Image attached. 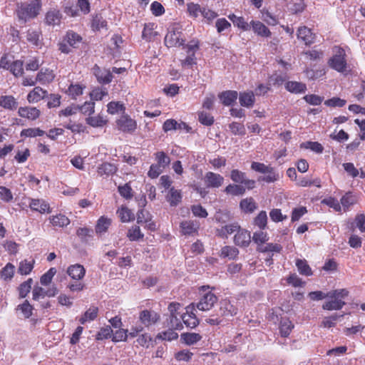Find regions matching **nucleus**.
<instances>
[{
    "instance_id": "1",
    "label": "nucleus",
    "mask_w": 365,
    "mask_h": 365,
    "mask_svg": "<svg viewBox=\"0 0 365 365\" xmlns=\"http://www.w3.org/2000/svg\"><path fill=\"white\" fill-rule=\"evenodd\" d=\"M42 8L41 0H31L30 2H20L16 4L15 14L23 23L36 18Z\"/></svg>"
},
{
    "instance_id": "37",
    "label": "nucleus",
    "mask_w": 365,
    "mask_h": 365,
    "mask_svg": "<svg viewBox=\"0 0 365 365\" xmlns=\"http://www.w3.org/2000/svg\"><path fill=\"white\" fill-rule=\"evenodd\" d=\"M198 225L191 220L183 221L180 223L181 232L183 235H192L197 232Z\"/></svg>"
},
{
    "instance_id": "45",
    "label": "nucleus",
    "mask_w": 365,
    "mask_h": 365,
    "mask_svg": "<svg viewBox=\"0 0 365 365\" xmlns=\"http://www.w3.org/2000/svg\"><path fill=\"white\" fill-rule=\"evenodd\" d=\"M34 259H24L21 261L18 268L19 273L22 275H26L30 274L32 269H34Z\"/></svg>"
},
{
    "instance_id": "43",
    "label": "nucleus",
    "mask_w": 365,
    "mask_h": 365,
    "mask_svg": "<svg viewBox=\"0 0 365 365\" xmlns=\"http://www.w3.org/2000/svg\"><path fill=\"white\" fill-rule=\"evenodd\" d=\"M202 7L199 4L189 2L187 4V12L190 17L197 19L202 14Z\"/></svg>"
},
{
    "instance_id": "53",
    "label": "nucleus",
    "mask_w": 365,
    "mask_h": 365,
    "mask_svg": "<svg viewBox=\"0 0 365 365\" xmlns=\"http://www.w3.org/2000/svg\"><path fill=\"white\" fill-rule=\"evenodd\" d=\"M127 237L130 241H138L143 238L144 235L141 232L140 227L135 225L128 230Z\"/></svg>"
},
{
    "instance_id": "60",
    "label": "nucleus",
    "mask_w": 365,
    "mask_h": 365,
    "mask_svg": "<svg viewBox=\"0 0 365 365\" xmlns=\"http://www.w3.org/2000/svg\"><path fill=\"white\" fill-rule=\"evenodd\" d=\"M118 190L121 197L126 200H130L133 197V190L129 183H125L123 185H119Z\"/></svg>"
},
{
    "instance_id": "46",
    "label": "nucleus",
    "mask_w": 365,
    "mask_h": 365,
    "mask_svg": "<svg viewBox=\"0 0 365 365\" xmlns=\"http://www.w3.org/2000/svg\"><path fill=\"white\" fill-rule=\"evenodd\" d=\"M294 324L289 319H282L280 322L279 332L282 337H287L292 332Z\"/></svg>"
},
{
    "instance_id": "38",
    "label": "nucleus",
    "mask_w": 365,
    "mask_h": 365,
    "mask_svg": "<svg viewBox=\"0 0 365 365\" xmlns=\"http://www.w3.org/2000/svg\"><path fill=\"white\" fill-rule=\"evenodd\" d=\"M246 187L239 184H229L224 190L227 195L232 196L242 195L245 193Z\"/></svg>"
},
{
    "instance_id": "42",
    "label": "nucleus",
    "mask_w": 365,
    "mask_h": 365,
    "mask_svg": "<svg viewBox=\"0 0 365 365\" xmlns=\"http://www.w3.org/2000/svg\"><path fill=\"white\" fill-rule=\"evenodd\" d=\"M296 266L300 274L307 277L312 275V270L306 259H297Z\"/></svg>"
},
{
    "instance_id": "22",
    "label": "nucleus",
    "mask_w": 365,
    "mask_h": 365,
    "mask_svg": "<svg viewBox=\"0 0 365 365\" xmlns=\"http://www.w3.org/2000/svg\"><path fill=\"white\" fill-rule=\"evenodd\" d=\"M359 202V196L352 192H346L341 198L340 203L344 211L349 210V207Z\"/></svg>"
},
{
    "instance_id": "55",
    "label": "nucleus",
    "mask_w": 365,
    "mask_h": 365,
    "mask_svg": "<svg viewBox=\"0 0 365 365\" xmlns=\"http://www.w3.org/2000/svg\"><path fill=\"white\" fill-rule=\"evenodd\" d=\"M44 133L45 132L38 128H30L23 129L21 131L20 135L21 137L34 138L37 136H42Z\"/></svg>"
},
{
    "instance_id": "25",
    "label": "nucleus",
    "mask_w": 365,
    "mask_h": 365,
    "mask_svg": "<svg viewBox=\"0 0 365 365\" xmlns=\"http://www.w3.org/2000/svg\"><path fill=\"white\" fill-rule=\"evenodd\" d=\"M29 207L32 210L40 213L51 212L49 204L42 199H31Z\"/></svg>"
},
{
    "instance_id": "7",
    "label": "nucleus",
    "mask_w": 365,
    "mask_h": 365,
    "mask_svg": "<svg viewBox=\"0 0 365 365\" xmlns=\"http://www.w3.org/2000/svg\"><path fill=\"white\" fill-rule=\"evenodd\" d=\"M217 302V297L212 292L205 293L197 304L196 307L201 311H208Z\"/></svg>"
},
{
    "instance_id": "39",
    "label": "nucleus",
    "mask_w": 365,
    "mask_h": 365,
    "mask_svg": "<svg viewBox=\"0 0 365 365\" xmlns=\"http://www.w3.org/2000/svg\"><path fill=\"white\" fill-rule=\"evenodd\" d=\"M86 88V86L79 84V83H71L67 91H66V93L71 97L72 99H76L77 97L81 96L83 93V90Z\"/></svg>"
},
{
    "instance_id": "50",
    "label": "nucleus",
    "mask_w": 365,
    "mask_h": 365,
    "mask_svg": "<svg viewBox=\"0 0 365 365\" xmlns=\"http://www.w3.org/2000/svg\"><path fill=\"white\" fill-rule=\"evenodd\" d=\"M9 70L16 77L22 76L24 73V62L20 60L13 61Z\"/></svg>"
},
{
    "instance_id": "54",
    "label": "nucleus",
    "mask_w": 365,
    "mask_h": 365,
    "mask_svg": "<svg viewBox=\"0 0 365 365\" xmlns=\"http://www.w3.org/2000/svg\"><path fill=\"white\" fill-rule=\"evenodd\" d=\"M32 284L33 279L29 278L19 285L18 290L20 298H24L27 296L31 291Z\"/></svg>"
},
{
    "instance_id": "41",
    "label": "nucleus",
    "mask_w": 365,
    "mask_h": 365,
    "mask_svg": "<svg viewBox=\"0 0 365 365\" xmlns=\"http://www.w3.org/2000/svg\"><path fill=\"white\" fill-rule=\"evenodd\" d=\"M202 336L200 334L194 332H187L181 334V339L187 345H193L197 344L202 339Z\"/></svg>"
},
{
    "instance_id": "44",
    "label": "nucleus",
    "mask_w": 365,
    "mask_h": 365,
    "mask_svg": "<svg viewBox=\"0 0 365 365\" xmlns=\"http://www.w3.org/2000/svg\"><path fill=\"white\" fill-rule=\"evenodd\" d=\"M282 250V247L279 244L267 243L257 246V250L260 252H277L279 253Z\"/></svg>"
},
{
    "instance_id": "48",
    "label": "nucleus",
    "mask_w": 365,
    "mask_h": 365,
    "mask_svg": "<svg viewBox=\"0 0 365 365\" xmlns=\"http://www.w3.org/2000/svg\"><path fill=\"white\" fill-rule=\"evenodd\" d=\"M15 267L11 263L9 262L0 271V277L4 281L11 280L14 274Z\"/></svg>"
},
{
    "instance_id": "52",
    "label": "nucleus",
    "mask_w": 365,
    "mask_h": 365,
    "mask_svg": "<svg viewBox=\"0 0 365 365\" xmlns=\"http://www.w3.org/2000/svg\"><path fill=\"white\" fill-rule=\"evenodd\" d=\"M64 40L70 46L76 48L81 41L82 38L80 35L73 31H68Z\"/></svg>"
},
{
    "instance_id": "62",
    "label": "nucleus",
    "mask_w": 365,
    "mask_h": 365,
    "mask_svg": "<svg viewBox=\"0 0 365 365\" xmlns=\"http://www.w3.org/2000/svg\"><path fill=\"white\" fill-rule=\"evenodd\" d=\"M254 223L260 229H264L267 223V215L265 211H261L254 220Z\"/></svg>"
},
{
    "instance_id": "49",
    "label": "nucleus",
    "mask_w": 365,
    "mask_h": 365,
    "mask_svg": "<svg viewBox=\"0 0 365 365\" xmlns=\"http://www.w3.org/2000/svg\"><path fill=\"white\" fill-rule=\"evenodd\" d=\"M239 255V250L232 246H225L221 249L220 257L235 259Z\"/></svg>"
},
{
    "instance_id": "11",
    "label": "nucleus",
    "mask_w": 365,
    "mask_h": 365,
    "mask_svg": "<svg viewBox=\"0 0 365 365\" xmlns=\"http://www.w3.org/2000/svg\"><path fill=\"white\" fill-rule=\"evenodd\" d=\"M237 307L227 299H222L220 302V312L222 317H230L237 314Z\"/></svg>"
},
{
    "instance_id": "21",
    "label": "nucleus",
    "mask_w": 365,
    "mask_h": 365,
    "mask_svg": "<svg viewBox=\"0 0 365 365\" xmlns=\"http://www.w3.org/2000/svg\"><path fill=\"white\" fill-rule=\"evenodd\" d=\"M37 80L42 85L49 84L53 81L56 75L52 69L41 68L37 73Z\"/></svg>"
},
{
    "instance_id": "13",
    "label": "nucleus",
    "mask_w": 365,
    "mask_h": 365,
    "mask_svg": "<svg viewBox=\"0 0 365 365\" xmlns=\"http://www.w3.org/2000/svg\"><path fill=\"white\" fill-rule=\"evenodd\" d=\"M139 319L143 324L149 327L160 319V315L154 311L145 309L140 313Z\"/></svg>"
},
{
    "instance_id": "26",
    "label": "nucleus",
    "mask_w": 365,
    "mask_h": 365,
    "mask_svg": "<svg viewBox=\"0 0 365 365\" xmlns=\"http://www.w3.org/2000/svg\"><path fill=\"white\" fill-rule=\"evenodd\" d=\"M240 228V226L237 222L228 224L217 229L216 235L221 238H227L229 235L237 233Z\"/></svg>"
},
{
    "instance_id": "12",
    "label": "nucleus",
    "mask_w": 365,
    "mask_h": 365,
    "mask_svg": "<svg viewBox=\"0 0 365 365\" xmlns=\"http://www.w3.org/2000/svg\"><path fill=\"white\" fill-rule=\"evenodd\" d=\"M251 29L255 34L260 37L268 38L272 35L269 29L262 21L258 20H252L250 21V29Z\"/></svg>"
},
{
    "instance_id": "29",
    "label": "nucleus",
    "mask_w": 365,
    "mask_h": 365,
    "mask_svg": "<svg viewBox=\"0 0 365 365\" xmlns=\"http://www.w3.org/2000/svg\"><path fill=\"white\" fill-rule=\"evenodd\" d=\"M239 96V101L242 106L251 108L255 102V94L252 91L240 92Z\"/></svg>"
},
{
    "instance_id": "16",
    "label": "nucleus",
    "mask_w": 365,
    "mask_h": 365,
    "mask_svg": "<svg viewBox=\"0 0 365 365\" xmlns=\"http://www.w3.org/2000/svg\"><path fill=\"white\" fill-rule=\"evenodd\" d=\"M251 242L250 232L241 227L234 236V242L240 247H247Z\"/></svg>"
},
{
    "instance_id": "14",
    "label": "nucleus",
    "mask_w": 365,
    "mask_h": 365,
    "mask_svg": "<svg viewBox=\"0 0 365 365\" xmlns=\"http://www.w3.org/2000/svg\"><path fill=\"white\" fill-rule=\"evenodd\" d=\"M119 130L123 132L130 133L136 129V122L128 115L121 116L116 122Z\"/></svg>"
},
{
    "instance_id": "63",
    "label": "nucleus",
    "mask_w": 365,
    "mask_h": 365,
    "mask_svg": "<svg viewBox=\"0 0 365 365\" xmlns=\"http://www.w3.org/2000/svg\"><path fill=\"white\" fill-rule=\"evenodd\" d=\"M40 33L37 31L28 30L26 34V40L34 46H38L40 44Z\"/></svg>"
},
{
    "instance_id": "9",
    "label": "nucleus",
    "mask_w": 365,
    "mask_h": 365,
    "mask_svg": "<svg viewBox=\"0 0 365 365\" xmlns=\"http://www.w3.org/2000/svg\"><path fill=\"white\" fill-rule=\"evenodd\" d=\"M92 71L97 81L101 84L110 83L113 80V75L109 69L101 68L96 64L93 67Z\"/></svg>"
},
{
    "instance_id": "61",
    "label": "nucleus",
    "mask_w": 365,
    "mask_h": 365,
    "mask_svg": "<svg viewBox=\"0 0 365 365\" xmlns=\"http://www.w3.org/2000/svg\"><path fill=\"white\" fill-rule=\"evenodd\" d=\"M16 309L21 312L24 318L29 319L32 315L34 308L29 302L26 300L23 304L18 305Z\"/></svg>"
},
{
    "instance_id": "34",
    "label": "nucleus",
    "mask_w": 365,
    "mask_h": 365,
    "mask_svg": "<svg viewBox=\"0 0 365 365\" xmlns=\"http://www.w3.org/2000/svg\"><path fill=\"white\" fill-rule=\"evenodd\" d=\"M111 225V220L107 217L101 216L97 221L95 230L97 235L106 232Z\"/></svg>"
},
{
    "instance_id": "4",
    "label": "nucleus",
    "mask_w": 365,
    "mask_h": 365,
    "mask_svg": "<svg viewBox=\"0 0 365 365\" xmlns=\"http://www.w3.org/2000/svg\"><path fill=\"white\" fill-rule=\"evenodd\" d=\"M334 52V55L329 60V66L335 71L343 73L347 68L345 51L341 47H336Z\"/></svg>"
},
{
    "instance_id": "30",
    "label": "nucleus",
    "mask_w": 365,
    "mask_h": 365,
    "mask_svg": "<svg viewBox=\"0 0 365 365\" xmlns=\"http://www.w3.org/2000/svg\"><path fill=\"white\" fill-rule=\"evenodd\" d=\"M285 88L290 93L299 94L304 93L307 91L305 83L298 81H287L285 83Z\"/></svg>"
},
{
    "instance_id": "20",
    "label": "nucleus",
    "mask_w": 365,
    "mask_h": 365,
    "mask_svg": "<svg viewBox=\"0 0 365 365\" xmlns=\"http://www.w3.org/2000/svg\"><path fill=\"white\" fill-rule=\"evenodd\" d=\"M62 14L57 9H51L48 10L45 15V24L48 26H56L61 23Z\"/></svg>"
},
{
    "instance_id": "32",
    "label": "nucleus",
    "mask_w": 365,
    "mask_h": 365,
    "mask_svg": "<svg viewBox=\"0 0 365 365\" xmlns=\"http://www.w3.org/2000/svg\"><path fill=\"white\" fill-rule=\"evenodd\" d=\"M240 207L245 213H252L257 208V205L252 197L242 199L240 202Z\"/></svg>"
},
{
    "instance_id": "28",
    "label": "nucleus",
    "mask_w": 365,
    "mask_h": 365,
    "mask_svg": "<svg viewBox=\"0 0 365 365\" xmlns=\"http://www.w3.org/2000/svg\"><path fill=\"white\" fill-rule=\"evenodd\" d=\"M227 17L234 26L241 31H248L250 30V22L248 23L243 16H237L235 14H230Z\"/></svg>"
},
{
    "instance_id": "35",
    "label": "nucleus",
    "mask_w": 365,
    "mask_h": 365,
    "mask_svg": "<svg viewBox=\"0 0 365 365\" xmlns=\"http://www.w3.org/2000/svg\"><path fill=\"white\" fill-rule=\"evenodd\" d=\"M51 224L53 227H64L70 224V220L63 214H57L49 217Z\"/></svg>"
},
{
    "instance_id": "17",
    "label": "nucleus",
    "mask_w": 365,
    "mask_h": 365,
    "mask_svg": "<svg viewBox=\"0 0 365 365\" xmlns=\"http://www.w3.org/2000/svg\"><path fill=\"white\" fill-rule=\"evenodd\" d=\"M47 95L46 90L40 86H36L28 93L26 99L29 103H35L45 98Z\"/></svg>"
},
{
    "instance_id": "15",
    "label": "nucleus",
    "mask_w": 365,
    "mask_h": 365,
    "mask_svg": "<svg viewBox=\"0 0 365 365\" xmlns=\"http://www.w3.org/2000/svg\"><path fill=\"white\" fill-rule=\"evenodd\" d=\"M18 114L21 118L35 120L39 118L41 111L36 107L24 106L19 108Z\"/></svg>"
},
{
    "instance_id": "58",
    "label": "nucleus",
    "mask_w": 365,
    "mask_h": 365,
    "mask_svg": "<svg viewBox=\"0 0 365 365\" xmlns=\"http://www.w3.org/2000/svg\"><path fill=\"white\" fill-rule=\"evenodd\" d=\"M175 330V329L170 327L169 329L159 333L157 338L166 341L177 339L178 338V334Z\"/></svg>"
},
{
    "instance_id": "33",
    "label": "nucleus",
    "mask_w": 365,
    "mask_h": 365,
    "mask_svg": "<svg viewBox=\"0 0 365 365\" xmlns=\"http://www.w3.org/2000/svg\"><path fill=\"white\" fill-rule=\"evenodd\" d=\"M98 308L97 307L91 306L86 310L83 314L79 318L78 322L81 324H86L87 322L93 321L98 317Z\"/></svg>"
},
{
    "instance_id": "27",
    "label": "nucleus",
    "mask_w": 365,
    "mask_h": 365,
    "mask_svg": "<svg viewBox=\"0 0 365 365\" xmlns=\"http://www.w3.org/2000/svg\"><path fill=\"white\" fill-rule=\"evenodd\" d=\"M238 93L236 91H225L219 93L218 98L221 103L225 106H229L232 105L237 99Z\"/></svg>"
},
{
    "instance_id": "18",
    "label": "nucleus",
    "mask_w": 365,
    "mask_h": 365,
    "mask_svg": "<svg viewBox=\"0 0 365 365\" xmlns=\"http://www.w3.org/2000/svg\"><path fill=\"white\" fill-rule=\"evenodd\" d=\"M156 29L157 24L155 23L149 22L145 24L142 31V38L147 42L153 41L158 35V33L155 31Z\"/></svg>"
},
{
    "instance_id": "3",
    "label": "nucleus",
    "mask_w": 365,
    "mask_h": 365,
    "mask_svg": "<svg viewBox=\"0 0 365 365\" xmlns=\"http://www.w3.org/2000/svg\"><path fill=\"white\" fill-rule=\"evenodd\" d=\"M185 38L181 28L178 25L171 26L165 35L164 43L168 48L184 46Z\"/></svg>"
},
{
    "instance_id": "57",
    "label": "nucleus",
    "mask_w": 365,
    "mask_h": 365,
    "mask_svg": "<svg viewBox=\"0 0 365 365\" xmlns=\"http://www.w3.org/2000/svg\"><path fill=\"white\" fill-rule=\"evenodd\" d=\"M157 165H159L163 169L168 166L170 163L169 156L163 151H159L155 153Z\"/></svg>"
},
{
    "instance_id": "6",
    "label": "nucleus",
    "mask_w": 365,
    "mask_h": 365,
    "mask_svg": "<svg viewBox=\"0 0 365 365\" xmlns=\"http://www.w3.org/2000/svg\"><path fill=\"white\" fill-rule=\"evenodd\" d=\"M231 180L239 185H242L248 190H252L255 187L256 182L254 180L246 179V174L237 169H234L230 173Z\"/></svg>"
},
{
    "instance_id": "56",
    "label": "nucleus",
    "mask_w": 365,
    "mask_h": 365,
    "mask_svg": "<svg viewBox=\"0 0 365 365\" xmlns=\"http://www.w3.org/2000/svg\"><path fill=\"white\" fill-rule=\"evenodd\" d=\"M107 27V21L101 15H96L93 16L91 22V28L93 31H100L101 29Z\"/></svg>"
},
{
    "instance_id": "64",
    "label": "nucleus",
    "mask_w": 365,
    "mask_h": 365,
    "mask_svg": "<svg viewBox=\"0 0 365 365\" xmlns=\"http://www.w3.org/2000/svg\"><path fill=\"white\" fill-rule=\"evenodd\" d=\"M56 273V269L55 267L50 268L45 274H43L40 279V282L42 285H48L49 284L53 277Z\"/></svg>"
},
{
    "instance_id": "5",
    "label": "nucleus",
    "mask_w": 365,
    "mask_h": 365,
    "mask_svg": "<svg viewBox=\"0 0 365 365\" xmlns=\"http://www.w3.org/2000/svg\"><path fill=\"white\" fill-rule=\"evenodd\" d=\"M182 321L187 328H195L199 324V319L196 317L195 307L190 304L185 308V312L180 316Z\"/></svg>"
},
{
    "instance_id": "19",
    "label": "nucleus",
    "mask_w": 365,
    "mask_h": 365,
    "mask_svg": "<svg viewBox=\"0 0 365 365\" xmlns=\"http://www.w3.org/2000/svg\"><path fill=\"white\" fill-rule=\"evenodd\" d=\"M57 292L58 289L55 286H53L47 290L40 287H35L32 292L33 299L38 300L40 298H44L45 297H54Z\"/></svg>"
},
{
    "instance_id": "40",
    "label": "nucleus",
    "mask_w": 365,
    "mask_h": 365,
    "mask_svg": "<svg viewBox=\"0 0 365 365\" xmlns=\"http://www.w3.org/2000/svg\"><path fill=\"white\" fill-rule=\"evenodd\" d=\"M117 214L122 222H128L135 219L133 213L126 206L122 205L117 210Z\"/></svg>"
},
{
    "instance_id": "51",
    "label": "nucleus",
    "mask_w": 365,
    "mask_h": 365,
    "mask_svg": "<svg viewBox=\"0 0 365 365\" xmlns=\"http://www.w3.org/2000/svg\"><path fill=\"white\" fill-rule=\"evenodd\" d=\"M297 185L299 187H310L314 185L317 187H321V180L319 178H317L314 180H309L305 177L300 178L297 182Z\"/></svg>"
},
{
    "instance_id": "23",
    "label": "nucleus",
    "mask_w": 365,
    "mask_h": 365,
    "mask_svg": "<svg viewBox=\"0 0 365 365\" xmlns=\"http://www.w3.org/2000/svg\"><path fill=\"white\" fill-rule=\"evenodd\" d=\"M66 272L71 279L81 280L86 274V269L83 265L75 264L69 266Z\"/></svg>"
},
{
    "instance_id": "8",
    "label": "nucleus",
    "mask_w": 365,
    "mask_h": 365,
    "mask_svg": "<svg viewBox=\"0 0 365 365\" xmlns=\"http://www.w3.org/2000/svg\"><path fill=\"white\" fill-rule=\"evenodd\" d=\"M297 36L307 46H310L314 43L316 34L312 32V29L306 26H299L297 31Z\"/></svg>"
},
{
    "instance_id": "36",
    "label": "nucleus",
    "mask_w": 365,
    "mask_h": 365,
    "mask_svg": "<svg viewBox=\"0 0 365 365\" xmlns=\"http://www.w3.org/2000/svg\"><path fill=\"white\" fill-rule=\"evenodd\" d=\"M86 122L88 125L93 128L103 127L108 123V120L101 114H98L96 116H88L86 118Z\"/></svg>"
},
{
    "instance_id": "59",
    "label": "nucleus",
    "mask_w": 365,
    "mask_h": 365,
    "mask_svg": "<svg viewBox=\"0 0 365 365\" xmlns=\"http://www.w3.org/2000/svg\"><path fill=\"white\" fill-rule=\"evenodd\" d=\"M198 120L203 125L210 126L214 123V117L206 112L201 111L198 113Z\"/></svg>"
},
{
    "instance_id": "2",
    "label": "nucleus",
    "mask_w": 365,
    "mask_h": 365,
    "mask_svg": "<svg viewBox=\"0 0 365 365\" xmlns=\"http://www.w3.org/2000/svg\"><path fill=\"white\" fill-rule=\"evenodd\" d=\"M349 295V291L346 289H340L330 291L326 296L331 299L326 302L322 308L324 310H340L345 305L344 299Z\"/></svg>"
},
{
    "instance_id": "31",
    "label": "nucleus",
    "mask_w": 365,
    "mask_h": 365,
    "mask_svg": "<svg viewBox=\"0 0 365 365\" xmlns=\"http://www.w3.org/2000/svg\"><path fill=\"white\" fill-rule=\"evenodd\" d=\"M0 106L4 109L14 110L18 107V102L12 96H0Z\"/></svg>"
},
{
    "instance_id": "47",
    "label": "nucleus",
    "mask_w": 365,
    "mask_h": 365,
    "mask_svg": "<svg viewBox=\"0 0 365 365\" xmlns=\"http://www.w3.org/2000/svg\"><path fill=\"white\" fill-rule=\"evenodd\" d=\"M167 200L171 206H176L182 200L180 190L172 187L167 196Z\"/></svg>"
},
{
    "instance_id": "24",
    "label": "nucleus",
    "mask_w": 365,
    "mask_h": 365,
    "mask_svg": "<svg viewBox=\"0 0 365 365\" xmlns=\"http://www.w3.org/2000/svg\"><path fill=\"white\" fill-rule=\"evenodd\" d=\"M116 165L108 162L103 163L97 168V173L101 177H108L116 173L118 171Z\"/></svg>"
},
{
    "instance_id": "10",
    "label": "nucleus",
    "mask_w": 365,
    "mask_h": 365,
    "mask_svg": "<svg viewBox=\"0 0 365 365\" xmlns=\"http://www.w3.org/2000/svg\"><path fill=\"white\" fill-rule=\"evenodd\" d=\"M204 182L208 188H218L222 185L224 178L218 173L209 171L205 175Z\"/></svg>"
}]
</instances>
